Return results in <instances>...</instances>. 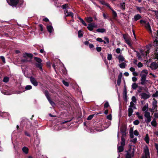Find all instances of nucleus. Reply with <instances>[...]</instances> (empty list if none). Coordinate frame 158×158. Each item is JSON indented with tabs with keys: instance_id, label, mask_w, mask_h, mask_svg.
Listing matches in <instances>:
<instances>
[{
	"instance_id": "1",
	"label": "nucleus",
	"mask_w": 158,
	"mask_h": 158,
	"mask_svg": "<svg viewBox=\"0 0 158 158\" xmlns=\"http://www.w3.org/2000/svg\"><path fill=\"white\" fill-rule=\"evenodd\" d=\"M148 70L146 69L143 70L140 74V76L141 77L140 80V84L143 85H145L147 82H149V81L146 79V77L148 74Z\"/></svg>"
},
{
	"instance_id": "2",
	"label": "nucleus",
	"mask_w": 158,
	"mask_h": 158,
	"mask_svg": "<svg viewBox=\"0 0 158 158\" xmlns=\"http://www.w3.org/2000/svg\"><path fill=\"white\" fill-rule=\"evenodd\" d=\"M7 1L9 5L14 6H15L18 5L19 6H20L23 3V0H10V2H9L8 0H7Z\"/></svg>"
},
{
	"instance_id": "3",
	"label": "nucleus",
	"mask_w": 158,
	"mask_h": 158,
	"mask_svg": "<svg viewBox=\"0 0 158 158\" xmlns=\"http://www.w3.org/2000/svg\"><path fill=\"white\" fill-rule=\"evenodd\" d=\"M20 125L25 126L26 128L29 129L31 127V123L28 119L25 118L21 121Z\"/></svg>"
},
{
	"instance_id": "4",
	"label": "nucleus",
	"mask_w": 158,
	"mask_h": 158,
	"mask_svg": "<svg viewBox=\"0 0 158 158\" xmlns=\"http://www.w3.org/2000/svg\"><path fill=\"white\" fill-rule=\"evenodd\" d=\"M32 56L33 55L31 53H25L23 54V57L25 59H22L21 62L23 63L28 62L29 61V60L27 59V58L29 57L31 59L32 58Z\"/></svg>"
},
{
	"instance_id": "5",
	"label": "nucleus",
	"mask_w": 158,
	"mask_h": 158,
	"mask_svg": "<svg viewBox=\"0 0 158 158\" xmlns=\"http://www.w3.org/2000/svg\"><path fill=\"white\" fill-rule=\"evenodd\" d=\"M144 116L145 118V121L146 123H149L151 122L152 119L149 112H145Z\"/></svg>"
},
{
	"instance_id": "6",
	"label": "nucleus",
	"mask_w": 158,
	"mask_h": 158,
	"mask_svg": "<svg viewBox=\"0 0 158 158\" xmlns=\"http://www.w3.org/2000/svg\"><path fill=\"white\" fill-rule=\"evenodd\" d=\"M144 152L145 154L144 156L142 158H150L149 151L148 147L145 146L144 148Z\"/></svg>"
},
{
	"instance_id": "7",
	"label": "nucleus",
	"mask_w": 158,
	"mask_h": 158,
	"mask_svg": "<svg viewBox=\"0 0 158 158\" xmlns=\"http://www.w3.org/2000/svg\"><path fill=\"white\" fill-rule=\"evenodd\" d=\"M139 96H140L141 99H143L145 100L149 98L150 97V93L148 92L147 93L142 92L140 94Z\"/></svg>"
},
{
	"instance_id": "8",
	"label": "nucleus",
	"mask_w": 158,
	"mask_h": 158,
	"mask_svg": "<svg viewBox=\"0 0 158 158\" xmlns=\"http://www.w3.org/2000/svg\"><path fill=\"white\" fill-rule=\"evenodd\" d=\"M157 101L156 100L154 99V101L152 102V107L150 110L151 112H153L154 111H157L158 110L157 109Z\"/></svg>"
},
{
	"instance_id": "9",
	"label": "nucleus",
	"mask_w": 158,
	"mask_h": 158,
	"mask_svg": "<svg viewBox=\"0 0 158 158\" xmlns=\"http://www.w3.org/2000/svg\"><path fill=\"white\" fill-rule=\"evenodd\" d=\"M30 81L31 83L35 86H37L38 85V83L36 79L32 77L30 78Z\"/></svg>"
},
{
	"instance_id": "10",
	"label": "nucleus",
	"mask_w": 158,
	"mask_h": 158,
	"mask_svg": "<svg viewBox=\"0 0 158 158\" xmlns=\"http://www.w3.org/2000/svg\"><path fill=\"white\" fill-rule=\"evenodd\" d=\"M134 152L133 150L132 152L129 151L127 152L126 155V158H131L133 157L134 155Z\"/></svg>"
},
{
	"instance_id": "11",
	"label": "nucleus",
	"mask_w": 158,
	"mask_h": 158,
	"mask_svg": "<svg viewBox=\"0 0 158 158\" xmlns=\"http://www.w3.org/2000/svg\"><path fill=\"white\" fill-rule=\"evenodd\" d=\"M146 50L147 51H143L141 50L140 52L143 56L144 57L147 56L148 54L149 53V49L148 47H147L146 48Z\"/></svg>"
},
{
	"instance_id": "12",
	"label": "nucleus",
	"mask_w": 158,
	"mask_h": 158,
	"mask_svg": "<svg viewBox=\"0 0 158 158\" xmlns=\"http://www.w3.org/2000/svg\"><path fill=\"white\" fill-rule=\"evenodd\" d=\"M122 136L121 137V145L124 146L125 144V139L124 138V137L126 135V133L125 132H122Z\"/></svg>"
},
{
	"instance_id": "13",
	"label": "nucleus",
	"mask_w": 158,
	"mask_h": 158,
	"mask_svg": "<svg viewBox=\"0 0 158 158\" xmlns=\"http://www.w3.org/2000/svg\"><path fill=\"white\" fill-rule=\"evenodd\" d=\"M47 28L48 31L50 33H52L54 31V29L52 25V24L50 25H48L47 26Z\"/></svg>"
},
{
	"instance_id": "14",
	"label": "nucleus",
	"mask_w": 158,
	"mask_h": 158,
	"mask_svg": "<svg viewBox=\"0 0 158 158\" xmlns=\"http://www.w3.org/2000/svg\"><path fill=\"white\" fill-rule=\"evenodd\" d=\"M65 15L66 17L71 16L72 18H73V13L71 11H68L67 10H64Z\"/></svg>"
},
{
	"instance_id": "15",
	"label": "nucleus",
	"mask_w": 158,
	"mask_h": 158,
	"mask_svg": "<svg viewBox=\"0 0 158 158\" xmlns=\"http://www.w3.org/2000/svg\"><path fill=\"white\" fill-rule=\"evenodd\" d=\"M137 10L139 11L140 13H142V12H144L145 9L143 7H138L136 6Z\"/></svg>"
},
{
	"instance_id": "16",
	"label": "nucleus",
	"mask_w": 158,
	"mask_h": 158,
	"mask_svg": "<svg viewBox=\"0 0 158 158\" xmlns=\"http://www.w3.org/2000/svg\"><path fill=\"white\" fill-rule=\"evenodd\" d=\"M9 114L7 112H2L0 111V116L2 117H8Z\"/></svg>"
},
{
	"instance_id": "17",
	"label": "nucleus",
	"mask_w": 158,
	"mask_h": 158,
	"mask_svg": "<svg viewBox=\"0 0 158 158\" xmlns=\"http://www.w3.org/2000/svg\"><path fill=\"white\" fill-rule=\"evenodd\" d=\"M124 39L126 43L130 46L131 47V44L130 40L129 39L127 38L125 36L123 35Z\"/></svg>"
},
{
	"instance_id": "18",
	"label": "nucleus",
	"mask_w": 158,
	"mask_h": 158,
	"mask_svg": "<svg viewBox=\"0 0 158 158\" xmlns=\"http://www.w3.org/2000/svg\"><path fill=\"white\" fill-rule=\"evenodd\" d=\"M141 18V16L139 14H138L134 16L133 20L135 21H136Z\"/></svg>"
},
{
	"instance_id": "19",
	"label": "nucleus",
	"mask_w": 158,
	"mask_h": 158,
	"mask_svg": "<svg viewBox=\"0 0 158 158\" xmlns=\"http://www.w3.org/2000/svg\"><path fill=\"white\" fill-rule=\"evenodd\" d=\"M148 104L146 103L145 105H144L142 108V110L143 111L145 112H148Z\"/></svg>"
},
{
	"instance_id": "20",
	"label": "nucleus",
	"mask_w": 158,
	"mask_h": 158,
	"mask_svg": "<svg viewBox=\"0 0 158 158\" xmlns=\"http://www.w3.org/2000/svg\"><path fill=\"white\" fill-rule=\"evenodd\" d=\"M133 108L129 107L128 108V116L131 117L133 112Z\"/></svg>"
},
{
	"instance_id": "21",
	"label": "nucleus",
	"mask_w": 158,
	"mask_h": 158,
	"mask_svg": "<svg viewBox=\"0 0 158 158\" xmlns=\"http://www.w3.org/2000/svg\"><path fill=\"white\" fill-rule=\"evenodd\" d=\"M35 65L37 68L39 69L40 70L42 71V64L41 63H36Z\"/></svg>"
},
{
	"instance_id": "22",
	"label": "nucleus",
	"mask_w": 158,
	"mask_h": 158,
	"mask_svg": "<svg viewBox=\"0 0 158 158\" xmlns=\"http://www.w3.org/2000/svg\"><path fill=\"white\" fill-rule=\"evenodd\" d=\"M144 140L146 142V143H148L149 142V137L148 135V134H147L146 135L145 138H144Z\"/></svg>"
},
{
	"instance_id": "23",
	"label": "nucleus",
	"mask_w": 158,
	"mask_h": 158,
	"mask_svg": "<svg viewBox=\"0 0 158 158\" xmlns=\"http://www.w3.org/2000/svg\"><path fill=\"white\" fill-rule=\"evenodd\" d=\"M23 152L25 154H27L28 153V148L26 147H24L22 148Z\"/></svg>"
},
{
	"instance_id": "24",
	"label": "nucleus",
	"mask_w": 158,
	"mask_h": 158,
	"mask_svg": "<svg viewBox=\"0 0 158 158\" xmlns=\"http://www.w3.org/2000/svg\"><path fill=\"white\" fill-rule=\"evenodd\" d=\"M153 45L154 47H156V48H158L157 46H158V39L157 38L155 39Z\"/></svg>"
},
{
	"instance_id": "25",
	"label": "nucleus",
	"mask_w": 158,
	"mask_h": 158,
	"mask_svg": "<svg viewBox=\"0 0 158 158\" xmlns=\"http://www.w3.org/2000/svg\"><path fill=\"white\" fill-rule=\"evenodd\" d=\"M145 27L149 31H150L151 32L152 31V30L151 29V27L150 26L149 23H145Z\"/></svg>"
},
{
	"instance_id": "26",
	"label": "nucleus",
	"mask_w": 158,
	"mask_h": 158,
	"mask_svg": "<svg viewBox=\"0 0 158 158\" xmlns=\"http://www.w3.org/2000/svg\"><path fill=\"white\" fill-rule=\"evenodd\" d=\"M96 31L98 32L102 33L106 32V30L104 28H98L96 30Z\"/></svg>"
},
{
	"instance_id": "27",
	"label": "nucleus",
	"mask_w": 158,
	"mask_h": 158,
	"mask_svg": "<svg viewBox=\"0 0 158 158\" xmlns=\"http://www.w3.org/2000/svg\"><path fill=\"white\" fill-rule=\"evenodd\" d=\"M123 98L125 100H126L127 99V92L126 89H125L123 92Z\"/></svg>"
},
{
	"instance_id": "28",
	"label": "nucleus",
	"mask_w": 158,
	"mask_h": 158,
	"mask_svg": "<svg viewBox=\"0 0 158 158\" xmlns=\"http://www.w3.org/2000/svg\"><path fill=\"white\" fill-rule=\"evenodd\" d=\"M120 7L122 10H124L125 9V2L120 3Z\"/></svg>"
},
{
	"instance_id": "29",
	"label": "nucleus",
	"mask_w": 158,
	"mask_h": 158,
	"mask_svg": "<svg viewBox=\"0 0 158 158\" xmlns=\"http://www.w3.org/2000/svg\"><path fill=\"white\" fill-rule=\"evenodd\" d=\"M63 69H62L61 70H60V72L61 73H62L64 75H66L67 73L65 67H63Z\"/></svg>"
},
{
	"instance_id": "30",
	"label": "nucleus",
	"mask_w": 158,
	"mask_h": 158,
	"mask_svg": "<svg viewBox=\"0 0 158 158\" xmlns=\"http://www.w3.org/2000/svg\"><path fill=\"white\" fill-rule=\"evenodd\" d=\"M118 58L120 62L124 61L125 59L123 56L121 55L118 56Z\"/></svg>"
},
{
	"instance_id": "31",
	"label": "nucleus",
	"mask_w": 158,
	"mask_h": 158,
	"mask_svg": "<svg viewBox=\"0 0 158 158\" xmlns=\"http://www.w3.org/2000/svg\"><path fill=\"white\" fill-rule=\"evenodd\" d=\"M111 10L112 11L113 13V18L114 19H115L117 16V13L113 9H111Z\"/></svg>"
},
{
	"instance_id": "32",
	"label": "nucleus",
	"mask_w": 158,
	"mask_h": 158,
	"mask_svg": "<svg viewBox=\"0 0 158 158\" xmlns=\"http://www.w3.org/2000/svg\"><path fill=\"white\" fill-rule=\"evenodd\" d=\"M123 146L122 145H121L118 147V151L119 152H121L123 150Z\"/></svg>"
},
{
	"instance_id": "33",
	"label": "nucleus",
	"mask_w": 158,
	"mask_h": 158,
	"mask_svg": "<svg viewBox=\"0 0 158 158\" xmlns=\"http://www.w3.org/2000/svg\"><path fill=\"white\" fill-rule=\"evenodd\" d=\"M35 60L38 63H40L42 62V60L38 57H35L34 58Z\"/></svg>"
},
{
	"instance_id": "34",
	"label": "nucleus",
	"mask_w": 158,
	"mask_h": 158,
	"mask_svg": "<svg viewBox=\"0 0 158 158\" xmlns=\"http://www.w3.org/2000/svg\"><path fill=\"white\" fill-rule=\"evenodd\" d=\"M96 40L97 41L99 42H103L104 44H106V42L105 41L103 40H102V39L100 38H98L96 39Z\"/></svg>"
},
{
	"instance_id": "35",
	"label": "nucleus",
	"mask_w": 158,
	"mask_h": 158,
	"mask_svg": "<svg viewBox=\"0 0 158 158\" xmlns=\"http://www.w3.org/2000/svg\"><path fill=\"white\" fill-rule=\"evenodd\" d=\"M134 103V102H131L130 103V105L129 106V107L133 108L134 109H136V108L135 106Z\"/></svg>"
},
{
	"instance_id": "36",
	"label": "nucleus",
	"mask_w": 158,
	"mask_h": 158,
	"mask_svg": "<svg viewBox=\"0 0 158 158\" xmlns=\"http://www.w3.org/2000/svg\"><path fill=\"white\" fill-rule=\"evenodd\" d=\"M126 66V64L124 62H123L119 64V67L122 69L124 68Z\"/></svg>"
},
{
	"instance_id": "37",
	"label": "nucleus",
	"mask_w": 158,
	"mask_h": 158,
	"mask_svg": "<svg viewBox=\"0 0 158 158\" xmlns=\"http://www.w3.org/2000/svg\"><path fill=\"white\" fill-rule=\"evenodd\" d=\"M138 85L136 83H134L132 84L131 85L132 88L133 89H135L136 88L138 87Z\"/></svg>"
},
{
	"instance_id": "38",
	"label": "nucleus",
	"mask_w": 158,
	"mask_h": 158,
	"mask_svg": "<svg viewBox=\"0 0 158 158\" xmlns=\"http://www.w3.org/2000/svg\"><path fill=\"white\" fill-rule=\"evenodd\" d=\"M153 127H155L156 126V121L155 119H153L151 123Z\"/></svg>"
},
{
	"instance_id": "39",
	"label": "nucleus",
	"mask_w": 158,
	"mask_h": 158,
	"mask_svg": "<svg viewBox=\"0 0 158 158\" xmlns=\"http://www.w3.org/2000/svg\"><path fill=\"white\" fill-rule=\"evenodd\" d=\"M44 94L48 99H49V98H50V96L49 95V92L48 91H45Z\"/></svg>"
},
{
	"instance_id": "40",
	"label": "nucleus",
	"mask_w": 158,
	"mask_h": 158,
	"mask_svg": "<svg viewBox=\"0 0 158 158\" xmlns=\"http://www.w3.org/2000/svg\"><path fill=\"white\" fill-rule=\"evenodd\" d=\"M32 88V86L31 85H27L25 87V90H27L31 89Z\"/></svg>"
},
{
	"instance_id": "41",
	"label": "nucleus",
	"mask_w": 158,
	"mask_h": 158,
	"mask_svg": "<svg viewBox=\"0 0 158 158\" xmlns=\"http://www.w3.org/2000/svg\"><path fill=\"white\" fill-rule=\"evenodd\" d=\"M86 19L87 22L88 23L91 22L93 21L92 18L90 17H87L86 18Z\"/></svg>"
},
{
	"instance_id": "42",
	"label": "nucleus",
	"mask_w": 158,
	"mask_h": 158,
	"mask_svg": "<svg viewBox=\"0 0 158 158\" xmlns=\"http://www.w3.org/2000/svg\"><path fill=\"white\" fill-rule=\"evenodd\" d=\"M9 80V78L7 77H4L3 78V81L5 83L8 82Z\"/></svg>"
},
{
	"instance_id": "43",
	"label": "nucleus",
	"mask_w": 158,
	"mask_h": 158,
	"mask_svg": "<svg viewBox=\"0 0 158 158\" xmlns=\"http://www.w3.org/2000/svg\"><path fill=\"white\" fill-rule=\"evenodd\" d=\"M48 100L49 102L50 103L51 105L52 106H55V103L53 101L51 100V98H49V99H48Z\"/></svg>"
},
{
	"instance_id": "44",
	"label": "nucleus",
	"mask_w": 158,
	"mask_h": 158,
	"mask_svg": "<svg viewBox=\"0 0 158 158\" xmlns=\"http://www.w3.org/2000/svg\"><path fill=\"white\" fill-rule=\"evenodd\" d=\"M129 134H130V138H134V134H133V130L131 131V130H130V132H129Z\"/></svg>"
},
{
	"instance_id": "45",
	"label": "nucleus",
	"mask_w": 158,
	"mask_h": 158,
	"mask_svg": "<svg viewBox=\"0 0 158 158\" xmlns=\"http://www.w3.org/2000/svg\"><path fill=\"white\" fill-rule=\"evenodd\" d=\"M88 29L90 31H92L93 29V28L92 27V25L90 24H88V26L87 27Z\"/></svg>"
},
{
	"instance_id": "46",
	"label": "nucleus",
	"mask_w": 158,
	"mask_h": 158,
	"mask_svg": "<svg viewBox=\"0 0 158 158\" xmlns=\"http://www.w3.org/2000/svg\"><path fill=\"white\" fill-rule=\"evenodd\" d=\"M1 91L2 93L4 95H9L10 94H9L7 92L5 91V90H1Z\"/></svg>"
},
{
	"instance_id": "47",
	"label": "nucleus",
	"mask_w": 158,
	"mask_h": 158,
	"mask_svg": "<svg viewBox=\"0 0 158 158\" xmlns=\"http://www.w3.org/2000/svg\"><path fill=\"white\" fill-rule=\"evenodd\" d=\"M112 58V55L111 54H108L107 56V59L109 60H111Z\"/></svg>"
},
{
	"instance_id": "48",
	"label": "nucleus",
	"mask_w": 158,
	"mask_h": 158,
	"mask_svg": "<svg viewBox=\"0 0 158 158\" xmlns=\"http://www.w3.org/2000/svg\"><path fill=\"white\" fill-rule=\"evenodd\" d=\"M158 96V91H156L152 96V97H156Z\"/></svg>"
},
{
	"instance_id": "49",
	"label": "nucleus",
	"mask_w": 158,
	"mask_h": 158,
	"mask_svg": "<svg viewBox=\"0 0 158 158\" xmlns=\"http://www.w3.org/2000/svg\"><path fill=\"white\" fill-rule=\"evenodd\" d=\"M83 36V34L81 33V31L79 30L78 32V37L79 38H81Z\"/></svg>"
},
{
	"instance_id": "50",
	"label": "nucleus",
	"mask_w": 158,
	"mask_h": 158,
	"mask_svg": "<svg viewBox=\"0 0 158 158\" xmlns=\"http://www.w3.org/2000/svg\"><path fill=\"white\" fill-rule=\"evenodd\" d=\"M0 58L2 60V62L4 64H5L6 63L5 58L4 56H0Z\"/></svg>"
},
{
	"instance_id": "51",
	"label": "nucleus",
	"mask_w": 158,
	"mask_h": 158,
	"mask_svg": "<svg viewBox=\"0 0 158 158\" xmlns=\"http://www.w3.org/2000/svg\"><path fill=\"white\" fill-rule=\"evenodd\" d=\"M94 114H91L89 115L87 118V119L88 120H90L91 119L93 118L94 117Z\"/></svg>"
},
{
	"instance_id": "52",
	"label": "nucleus",
	"mask_w": 158,
	"mask_h": 158,
	"mask_svg": "<svg viewBox=\"0 0 158 158\" xmlns=\"http://www.w3.org/2000/svg\"><path fill=\"white\" fill-rule=\"evenodd\" d=\"M133 139H131V141L133 143H135L137 141V139L136 138H133Z\"/></svg>"
},
{
	"instance_id": "53",
	"label": "nucleus",
	"mask_w": 158,
	"mask_h": 158,
	"mask_svg": "<svg viewBox=\"0 0 158 158\" xmlns=\"http://www.w3.org/2000/svg\"><path fill=\"white\" fill-rule=\"evenodd\" d=\"M139 123V121L138 120H136L133 122V123L135 125H138Z\"/></svg>"
},
{
	"instance_id": "54",
	"label": "nucleus",
	"mask_w": 158,
	"mask_h": 158,
	"mask_svg": "<svg viewBox=\"0 0 158 158\" xmlns=\"http://www.w3.org/2000/svg\"><path fill=\"white\" fill-rule=\"evenodd\" d=\"M131 100L132 101L131 102H133L135 103L136 102V99L135 96H133L132 97Z\"/></svg>"
},
{
	"instance_id": "55",
	"label": "nucleus",
	"mask_w": 158,
	"mask_h": 158,
	"mask_svg": "<svg viewBox=\"0 0 158 158\" xmlns=\"http://www.w3.org/2000/svg\"><path fill=\"white\" fill-rule=\"evenodd\" d=\"M62 82L63 84L66 86H68L69 85L68 83L64 80H63L62 81Z\"/></svg>"
},
{
	"instance_id": "56",
	"label": "nucleus",
	"mask_w": 158,
	"mask_h": 158,
	"mask_svg": "<svg viewBox=\"0 0 158 158\" xmlns=\"http://www.w3.org/2000/svg\"><path fill=\"white\" fill-rule=\"evenodd\" d=\"M136 136H138L139 133L137 130H135L133 133Z\"/></svg>"
},
{
	"instance_id": "57",
	"label": "nucleus",
	"mask_w": 158,
	"mask_h": 158,
	"mask_svg": "<svg viewBox=\"0 0 158 158\" xmlns=\"http://www.w3.org/2000/svg\"><path fill=\"white\" fill-rule=\"evenodd\" d=\"M137 57H138V59L140 60H142V58L141 56V55H140V54H139V53L138 52L137 54Z\"/></svg>"
},
{
	"instance_id": "58",
	"label": "nucleus",
	"mask_w": 158,
	"mask_h": 158,
	"mask_svg": "<svg viewBox=\"0 0 158 158\" xmlns=\"http://www.w3.org/2000/svg\"><path fill=\"white\" fill-rule=\"evenodd\" d=\"M143 66V65L141 62H139L137 64V66L138 67L141 68Z\"/></svg>"
},
{
	"instance_id": "59",
	"label": "nucleus",
	"mask_w": 158,
	"mask_h": 158,
	"mask_svg": "<svg viewBox=\"0 0 158 158\" xmlns=\"http://www.w3.org/2000/svg\"><path fill=\"white\" fill-rule=\"evenodd\" d=\"M67 4H65L64 5H63L62 6V8L63 9H64V10H67L66 9L67 8Z\"/></svg>"
},
{
	"instance_id": "60",
	"label": "nucleus",
	"mask_w": 158,
	"mask_h": 158,
	"mask_svg": "<svg viewBox=\"0 0 158 158\" xmlns=\"http://www.w3.org/2000/svg\"><path fill=\"white\" fill-rule=\"evenodd\" d=\"M24 134L27 136L30 137L31 136L30 134L27 131H24Z\"/></svg>"
},
{
	"instance_id": "61",
	"label": "nucleus",
	"mask_w": 158,
	"mask_h": 158,
	"mask_svg": "<svg viewBox=\"0 0 158 158\" xmlns=\"http://www.w3.org/2000/svg\"><path fill=\"white\" fill-rule=\"evenodd\" d=\"M155 146L157 150V152L158 154V144L155 143Z\"/></svg>"
},
{
	"instance_id": "62",
	"label": "nucleus",
	"mask_w": 158,
	"mask_h": 158,
	"mask_svg": "<svg viewBox=\"0 0 158 158\" xmlns=\"http://www.w3.org/2000/svg\"><path fill=\"white\" fill-rule=\"evenodd\" d=\"M96 49L98 52H100L102 50V48L101 47H98L96 48Z\"/></svg>"
},
{
	"instance_id": "63",
	"label": "nucleus",
	"mask_w": 158,
	"mask_h": 158,
	"mask_svg": "<svg viewBox=\"0 0 158 158\" xmlns=\"http://www.w3.org/2000/svg\"><path fill=\"white\" fill-rule=\"evenodd\" d=\"M109 106V104L107 102H106L105 104L104 107L105 108H107Z\"/></svg>"
},
{
	"instance_id": "64",
	"label": "nucleus",
	"mask_w": 158,
	"mask_h": 158,
	"mask_svg": "<svg viewBox=\"0 0 158 158\" xmlns=\"http://www.w3.org/2000/svg\"><path fill=\"white\" fill-rule=\"evenodd\" d=\"M90 25H92V27L94 28V27H97V25H96L94 23H89Z\"/></svg>"
}]
</instances>
